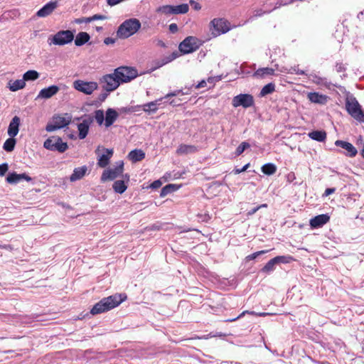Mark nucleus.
Here are the masks:
<instances>
[{"label": "nucleus", "mask_w": 364, "mask_h": 364, "mask_svg": "<svg viewBox=\"0 0 364 364\" xmlns=\"http://www.w3.org/2000/svg\"><path fill=\"white\" fill-rule=\"evenodd\" d=\"M250 146V144L247 141L242 142L235 150V155L240 156L241 155L244 151Z\"/></svg>", "instance_id": "obj_49"}, {"label": "nucleus", "mask_w": 364, "mask_h": 364, "mask_svg": "<svg viewBox=\"0 0 364 364\" xmlns=\"http://www.w3.org/2000/svg\"><path fill=\"white\" fill-rule=\"evenodd\" d=\"M168 29H169V31L172 33H176L178 31L177 24H170Z\"/></svg>", "instance_id": "obj_61"}, {"label": "nucleus", "mask_w": 364, "mask_h": 364, "mask_svg": "<svg viewBox=\"0 0 364 364\" xmlns=\"http://www.w3.org/2000/svg\"><path fill=\"white\" fill-rule=\"evenodd\" d=\"M178 186L175 184H168L163 187L160 192V196L164 197L169 193H171L178 189Z\"/></svg>", "instance_id": "obj_36"}, {"label": "nucleus", "mask_w": 364, "mask_h": 364, "mask_svg": "<svg viewBox=\"0 0 364 364\" xmlns=\"http://www.w3.org/2000/svg\"><path fill=\"white\" fill-rule=\"evenodd\" d=\"M22 181L33 182V178L26 173H17L16 172L9 173L6 178V181L12 185L18 184Z\"/></svg>", "instance_id": "obj_14"}, {"label": "nucleus", "mask_w": 364, "mask_h": 364, "mask_svg": "<svg viewBox=\"0 0 364 364\" xmlns=\"http://www.w3.org/2000/svg\"><path fill=\"white\" fill-rule=\"evenodd\" d=\"M197 151V147L193 145L188 144H180L176 150V153L178 154H188L191 153H194Z\"/></svg>", "instance_id": "obj_29"}, {"label": "nucleus", "mask_w": 364, "mask_h": 364, "mask_svg": "<svg viewBox=\"0 0 364 364\" xmlns=\"http://www.w3.org/2000/svg\"><path fill=\"white\" fill-rule=\"evenodd\" d=\"M261 171L265 175L272 176L276 173L277 166L273 163H267L261 167Z\"/></svg>", "instance_id": "obj_33"}, {"label": "nucleus", "mask_w": 364, "mask_h": 364, "mask_svg": "<svg viewBox=\"0 0 364 364\" xmlns=\"http://www.w3.org/2000/svg\"><path fill=\"white\" fill-rule=\"evenodd\" d=\"M114 72L120 83L129 82L138 76L137 70L130 67H119Z\"/></svg>", "instance_id": "obj_7"}, {"label": "nucleus", "mask_w": 364, "mask_h": 364, "mask_svg": "<svg viewBox=\"0 0 364 364\" xmlns=\"http://www.w3.org/2000/svg\"><path fill=\"white\" fill-rule=\"evenodd\" d=\"M164 98H159L154 101L139 105L141 107V110H143L148 114H154L159 109V106L161 105Z\"/></svg>", "instance_id": "obj_18"}, {"label": "nucleus", "mask_w": 364, "mask_h": 364, "mask_svg": "<svg viewBox=\"0 0 364 364\" xmlns=\"http://www.w3.org/2000/svg\"><path fill=\"white\" fill-rule=\"evenodd\" d=\"M346 109L348 113L359 122H364V111L353 96L346 100Z\"/></svg>", "instance_id": "obj_2"}, {"label": "nucleus", "mask_w": 364, "mask_h": 364, "mask_svg": "<svg viewBox=\"0 0 364 364\" xmlns=\"http://www.w3.org/2000/svg\"><path fill=\"white\" fill-rule=\"evenodd\" d=\"M119 112L124 114H129L141 111V107L138 105L123 107L119 108Z\"/></svg>", "instance_id": "obj_42"}, {"label": "nucleus", "mask_w": 364, "mask_h": 364, "mask_svg": "<svg viewBox=\"0 0 364 364\" xmlns=\"http://www.w3.org/2000/svg\"><path fill=\"white\" fill-rule=\"evenodd\" d=\"M118 112L113 108H108L105 113V127L108 128L111 127L117 119Z\"/></svg>", "instance_id": "obj_21"}, {"label": "nucleus", "mask_w": 364, "mask_h": 364, "mask_svg": "<svg viewBox=\"0 0 364 364\" xmlns=\"http://www.w3.org/2000/svg\"><path fill=\"white\" fill-rule=\"evenodd\" d=\"M124 171V161H118L116 162L115 166L113 168L105 169L101 176L100 181L105 182L107 181H113L119 176H120Z\"/></svg>", "instance_id": "obj_6"}, {"label": "nucleus", "mask_w": 364, "mask_h": 364, "mask_svg": "<svg viewBox=\"0 0 364 364\" xmlns=\"http://www.w3.org/2000/svg\"><path fill=\"white\" fill-rule=\"evenodd\" d=\"M274 259L275 260L276 264H279V263L287 264L293 260V257L289 255H287V256L282 255V256H277V257H274Z\"/></svg>", "instance_id": "obj_46"}, {"label": "nucleus", "mask_w": 364, "mask_h": 364, "mask_svg": "<svg viewBox=\"0 0 364 364\" xmlns=\"http://www.w3.org/2000/svg\"><path fill=\"white\" fill-rule=\"evenodd\" d=\"M236 26V24H210V31L213 37H217L226 33Z\"/></svg>", "instance_id": "obj_15"}, {"label": "nucleus", "mask_w": 364, "mask_h": 364, "mask_svg": "<svg viewBox=\"0 0 364 364\" xmlns=\"http://www.w3.org/2000/svg\"><path fill=\"white\" fill-rule=\"evenodd\" d=\"M141 24H120L117 36L120 38H127L136 33Z\"/></svg>", "instance_id": "obj_12"}, {"label": "nucleus", "mask_w": 364, "mask_h": 364, "mask_svg": "<svg viewBox=\"0 0 364 364\" xmlns=\"http://www.w3.org/2000/svg\"><path fill=\"white\" fill-rule=\"evenodd\" d=\"M306 76L308 79L312 82L316 84L317 85L324 87L327 89L330 90L333 87H338L336 85L333 84L328 81L326 77L319 76L315 73H309L306 75Z\"/></svg>", "instance_id": "obj_13"}, {"label": "nucleus", "mask_w": 364, "mask_h": 364, "mask_svg": "<svg viewBox=\"0 0 364 364\" xmlns=\"http://www.w3.org/2000/svg\"><path fill=\"white\" fill-rule=\"evenodd\" d=\"M336 191L335 188H328L325 190L324 193L323 194V196H328L332 193H333Z\"/></svg>", "instance_id": "obj_60"}, {"label": "nucleus", "mask_w": 364, "mask_h": 364, "mask_svg": "<svg viewBox=\"0 0 364 364\" xmlns=\"http://www.w3.org/2000/svg\"><path fill=\"white\" fill-rule=\"evenodd\" d=\"M9 170V165L7 163L0 164V176H3Z\"/></svg>", "instance_id": "obj_52"}, {"label": "nucleus", "mask_w": 364, "mask_h": 364, "mask_svg": "<svg viewBox=\"0 0 364 364\" xmlns=\"http://www.w3.org/2000/svg\"><path fill=\"white\" fill-rule=\"evenodd\" d=\"M221 80V76H215V77H209L207 79V81L210 84H214L215 82L220 81Z\"/></svg>", "instance_id": "obj_56"}, {"label": "nucleus", "mask_w": 364, "mask_h": 364, "mask_svg": "<svg viewBox=\"0 0 364 364\" xmlns=\"http://www.w3.org/2000/svg\"><path fill=\"white\" fill-rule=\"evenodd\" d=\"M40 76L39 73L34 70H30L26 71L23 75V78L26 81H33L37 80Z\"/></svg>", "instance_id": "obj_37"}, {"label": "nucleus", "mask_w": 364, "mask_h": 364, "mask_svg": "<svg viewBox=\"0 0 364 364\" xmlns=\"http://www.w3.org/2000/svg\"><path fill=\"white\" fill-rule=\"evenodd\" d=\"M43 146L48 150L57 151L60 153L65 152L68 148V144L63 142L59 136H52L47 139L43 143Z\"/></svg>", "instance_id": "obj_5"}, {"label": "nucleus", "mask_w": 364, "mask_h": 364, "mask_svg": "<svg viewBox=\"0 0 364 364\" xmlns=\"http://www.w3.org/2000/svg\"><path fill=\"white\" fill-rule=\"evenodd\" d=\"M26 86V82L23 79L16 80L14 81H10L9 83V87L11 91L15 92L23 89Z\"/></svg>", "instance_id": "obj_31"}, {"label": "nucleus", "mask_w": 364, "mask_h": 364, "mask_svg": "<svg viewBox=\"0 0 364 364\" xmlns=\"http://www.w3.org/2000/svg\"><path fill=\"white\" fill-rule=\"evenodd\" d=\"M73 87L78 92L90 95L98 88V85L94 81L87 82L82 80H76L73 82Z\"/></svg>", "instance_id": "obj_8"}, {"label": "nucleus", "mask_w": 364, "mask_h": 364, "mask_svg": "<svg viewBox=\"0 0 364 364\" xmlns=\"http://www.w3.org/2000/svg\"><path fill=\"white\" fill-rule=\"evenodd\" d=\"M335 145L336 146L343 149L345 151L343 154L346 156L354 157L358 154L357 149L351 143L348 141L343 140H336L335 141Z\"/></svg>", "instance_id": "obj_17"}, {"label": "nucleus", "mask_w": 364, "mask_h": 364, "mask_svg": "<svg viewBox=\"0 0 364 364\" xmlns=\"http://www.w3.org/2000/svg\"><path fill=\"white\" fill-rule=\"evenodd\" d=\"M275 90V85L273 82H269L265 85L261 90L259 95L264 97L267 95L272 93Z\"/></svg>", "instance_id": "obj_40"}, {"label": "nucleus", "mask_w": 364, "mask_h": 364, "mask_svg": "<svg viewBox=\"0 0 364 364\" xmlns=\"http://www.w3.org/2000/svg\"><path fill=\"white\" fill-rule=\"evenodd\" d=\"M55 8V2H49L41 9L36 14L38 16L44 17L51 14Z\"/></svg>", "instance_id": "obj_27"}, {"label": "nucleus", "mask_w": 364, "mask_h": 364, "mask_svg": "<svg viewBox=\"0 0 364 364\" xmlns=\"http://www.w3.org/2000/svg\"><path fill=\"white\" fill-rule=\"evenodd\" d=\"M190 4H191V7L196 11H199L201 9L200 4L197 1L191 0Z\"/></svg>", "instance_id": "obj_54"}, {"label": "nucleus", "mask_w": 364, "mask_h": 364, "mask_svg": "<svg viewBox=\"0 0 364 364\" xmlns=\"http://www.w3.org/2000/svg\"><path fill=\"white\" fill-rule=\"evenodd\" d=\"M157 12H161L166 15L173 14V6L166 5L163 6H160L157 9Z\"/></svg>", "instance_id": "obj_47"}, {"label": "nucleus", "mask_w": 364, "mask_h": 364, "mask_svg": "<svg viewBox=\"0 0 364 364\" xmlns=\"http://www.w3.org/2000/svg\"><path fill=\"white\" fill-rule=\"evenodd\" d=\"M308 136L310 139L318 142L324 141L326 139V133L323 130L312 131L308 134Z\"/></svg>", "instance_id": "obj_28"}, {"label": "nucleus", "mask_w": 364, "mask_h": 364, "mask_svg": "<svg viewBox=\"0 0 364 364\" xmlns=\"http://www.w3.org/2000/svg\"><path fill=\"white\" fill-rule=\"evenodd\" d=\"M260 209V207H258V206H256L253 208H252L251 210H250L248 212H247V215H252L253 214H255L257 210H259Z\"/></svg>", "instance_id": "obj_64"}, {"label": "nucleus", "mask_w": 364, "mask_h": 364, "mask_svg": "<svg viewBox=\"0 0 364 364\" xmlns=\"http://www.w3.org/2000/svg\"><path fill=\"white\" fill-rule=\"evenodd\" d=\"M275 70L272 68H259L257 70L255 73L254 76L258 77H264L266 75H272L274 73Z\"/></svg>", "instance_id": "obj_34"}, {"label": "nucleus", "mask_w": 364, "mask_h": 364, "mask_svg": "<svg viewBox=\"0 0 364 364\" xmlns=\"http://www.w3.org/2000/svg\"><path fill=\"white\" fill-rule=\"evenodd\" d=\"M90 36L87 32H79L75 38H74L75 45L77 47L84 46L85 43H89Z\"/></svg>", "instance_id": "obj_25"}, {"label": "nucleus", "mask_w": 364, "mask_h": 364, "mask_svg": "<svg viewBox=\"0 0 364 364\" xmlns=\"http://www.w3.org/2000/svg\"><path fill=\"white\" fill-rule=\"evenodd\" d=\"M101 83L102 84L103 89L108 92L116 90L120 85L115 72L104 75L101 79Z\"/></svg>", "instance_id": "obj_10"}, {"label": "nucleus", "mask_w": 364, "mask_h": 364, "mask_svg": "<svg viewBox=\"0 0 364 364\" xmlns=\"http://www.w3.org/2000/svg\"><path fill=\"white\" fill-rule=\"evenodd\" d=\"M276 262L274 258L271 259L261 269L263 273H270L274 269Z\"/></svg>", "instance_id": "obj_44"}, {"label": "nucleus", "mask_w": 364, "mask_h": 364, "mask_svg": "<svg viewBox=\"0 0 364 364\" xmlns=\"http://www.w3.org/2000/svg\"><path fill=\"white\" fill-rule=\"evenodd\" d=\"M20 122V118L18 116H15L12 118L7 130V133L10 137H15L18 134Z\"/></svg>", "instance_id": "obj_22"}, {"label": "nucleus", "mask_w": 364, "mask_h": 364, "mask_svg": "<svg viewBox=\"0 0 364 364\" xmlns=\"http://www.w3.org/2000/svg\"><path fill=\"white\" fill-rule=\"evenodd\" d=\"M105 153L100 156L97 160V166L101 168H105L109 164V160L113 155L112 149H105Z\"/></svg>", "instance_id": "obj_24"}, {"label": "nucleus", "mask_w": 364, "mask_h": 364, "mask_svg": "<svg viewBox=\"0 0 364 364\" xmlns=\"http://www.w3.org/2000/svg\"><path fill=\"white\" fill-rule=\"evenodd\" d=\"M281 72H286L289 74H296V75H306L307 73L303 70H300L299 68L298 65H295L293 67L289 68V69L282 68V69L280 70Z\"/></svg>", "instance_id": "obj_39"}, {"label": "nucleus", "mask_w": 364, "mask_h": 364, "mask_svg": "<svg viewBox=\"0 0 364 364\" xmlns=\"http://www.w3.org/2000/svg\"><path fill=\"white\" fill-rule=\"evenodd\" d=\"M173 14H186L188 11L189 7L187 4H182L178 6H173Z\"/></svg>", "instance_id": "obj_43"}, {"label": "nucleus", "mask_w": 364, "mask_h": 364, "mask_svg": "<svg viewBox=\"0 0 364 364\" xmlns=\"http://www.w3.org/2000/svg\"><path fill=\"white\" fill-rule=\"evenodd\" d=\"M208 81L205 80H202L197 85H195V88L199 89L202 87H205L207 85Z\"/></svg>", "instance_id": "obj_59"}, {"label": "nucleus", "mask_w": 364, "mask_h": 364, "mask_svg": "<svg viewBox=\"0 0 364 364\" xmlns=\"http://www.w3.org/2000/svg\"><path fill=\"white\" fill-rule=\"evenodd\" d=\"M128 156L133 162H137L144 159L145 153L141 149H135L129 153Z\"/></svg>", "instance_id": "obj_30"}, {"label": "nucleus", "mask_w": 364, "mask_h": 364, "mask_svg": "<svg viewBox=\"0 0 364 364\" xmlns=\"http://www.w3.org/2000/svg\"><path fill=\"white\" fill-rule=\"evenodd\" d=\"M127 296L124 294H116L109 296L102 299L99 302L95 304L90 310L92 315L99 314L108 311L121 304L125 299Z\"/></svg>", "instance_id": "obj_1"}, {"label": "nucleus", "mask_w": 364, "mask_h": 364, "mask_svg": "<svg viewBox=\"0 0 364 364\" xmlns=\"http://www.w3.org/2000/svg\"><path fill=\"white\" fill-rule=\"evenodd\" d=\"M269 252V250H261L258 252H255L251 255H249L246 257L247 260H252L256 259L258 256L266 254Z\"/></svg>", "instance_id": "obj_50"}, {"label": "nucleus", "mask_w": 364, "mask_h": 364, "mask_svg": "<svg viewBox=\"0 0 364 364\" xmlns=\"http://www.w3.org/2000/svg\"><path fill=\"white\" fill-rule=\"evenodd\" d=\"M200 41L196 37H186L178 46V50L181 54L191 53L199 48Z\"/></svg>", "instance_id": "obj_4"}, {"label": "nucleus", "mask_w": 364, "mask_h": 364, "mask_svg": "<svg viewBox=\"0 0 364 364\" xmlns=\"http://www.w3.org/2000/svg\"><path fill=\"white\" fill-rule=\"evenodd\" d=\"M75 31H60L53 36L52 38H49L50 41L49 44H53L56 46H64L71 43L75 38Z\"/></svg>", "instance_id": "obj_3"}, {"label": "nucleus", "mask_w": 364, "mask_h": 364, "mask_svg": "<svg viewBox=\"0 0 364 364\" xmlns=\"http://www.w3.org/2000/svg\"><path fill=\"white\" fill-rule=\"evenodd\" d=\"M59 91V87L57 85H53L48 87L41 90L37 99H49L54 96Z\"/></svg>", "instance_id": "obj_20"}, {"label": "nucleus", "mask_w": 364, "mask_h": 364, "mask_svg": "<svg viewBox=\"0 0 364 364\" xmlns=\"http://www.w3.org/2000/svg\"><path fill=\"white\" fill-rule=\"evenodd\" d=\"M308 99L311 102L325 105L328 102V97L319 92H312L308 94Z\"/></svg>", "instance_id": "obj_23"}, {"label": "nucleus", "mask_w": 364, "mask_h": 364, "mask_svg": "<svg viewBox=\"0 0 364 364\" xmlns=\"http://www.w3.org/2000/svg\"><path fill=\"white\" fill-rule=\"evenodd\" d=\"M330 220L328 214L318 215L310 220V226L311 228H321L326 224Z\"/></svg>", "instance_id": "obj_19"}, {"label": "nucleus", "mask_w": 364, "mask_h": 364, "mask_svg": "<svg viewBox=\"0 0 364 364\" xmlns=\"http://www.w3.org/2000/svg\"><path fill=\"white\" fill-rule=\"evenodd\" d=\"M16 143V140L14 139V137H10L7 139L3 145V149L8 152L12 151L14 148Z\"/></svg>", "instance_id": "obj_38"}, {"label": "nucleus", "mask_w": 364, "mask_h": 364, "mask_svg": "<svg viewBox=\"0 0 364 364\" xmlns=\"http://www.w3.org/2000/svg\"><path fill=\"white\" fill-rule=\"evenodd\" d=\"M94 118L96 120L97 123L102 126L105 125V112L102 109H97L94 112Z\"/></svg>", "instance_id": "obj_41"}, {"label": "nucleus", "mask_w": 364, "mask_h": 364, "mask_svg": "<svg viewBox=\"0 0 364 364\" xmlns=\"http://www.w3.org/2000/svg\"><path fill=\"white\" fill-rule=\"evenodd\" d=\"M210 23H228V21L227 19H225V18H214L213 19Z\"/></svg>", "instance_id": "obj_62"}, {"label": "nucleus", "mask_w": 364, "mask_h": 364, "mask_svg": "<svg viewBox=\"0 0 364 364\" xmlns=\"http://www.w3.org/2000/svg\"><path fill=\"white\" fill-rule=\"evenodd\" d=\"M161 185H162V183L160 180H156L151 183L150 187L152 189H156V188H160L161 186Z\"/></svg>", "instance_id": "obj_55"}, {"label": "nucleus", "mask_w": 364, "mask_h": 364, "mask_svg": "<svg viewBox=\"0 0 364 364\" xmlns=\"http://www.w3.org/2000/svg\"><path fill=\"white\" fill-rule=\"evenodd\" d=\"M153 63L154 65V67H153L151 69V71H154L155 70H156L158 68H160L162 66L165 65L164 63L161 60H161H156L154 61Z\"/></svg>", "instance_id": "obj_53"}, {"label": "nucleus", "mask_w": 364, "mask_h": 364, "mask_svg": "<svg viewBox=\"0 0 364 364\" xmlns=\"http://www.w3.org/2000/svg\"><path fill=\"white\" fill-rule=\"evenodd\" d=\"M87 171V167L86 166L75 168L70 176V181L74 182L81 179L85 175Z\"/></svg>", "instance_id": "obj_26"}, {"label": "nucleus", "mask_w": 364, "mask_h": 364, "mask_svg": "<svg viewBox=\"0 0 364 364\" xmlns=\"http://www.w3.org/2000/svg\"><path fill=\"white\" fill-rule=\"evenodd\" d=\"M245 314H256V313L254 312V311H244L239 316H237V317H235V318H228V319L226 320V321L227 322L235 321L237 320L238 318H242Z\"/></svg>", "instance_id": "obj_51"}, {"label": "nucleus", "mask_w": 364, "mask_h": 364, "mask_svg": "<svg viewBox=\"0 0 364 364\" xmlns=\"http://www.w3.org/2000/svg\"><path fill=\"white\" fill-rule=\"evenodd\" d=\"M249 166H250V164H247L245 166H243L241 168H236V169H235L234 170L235 173L238 174V173H242L243 171H245L247 169V168L249 167Z\"/></svg>", "instance_id": "obj_57"}, {"label": "nucleus", "mask_w": 364, "mask_h": 364, "mask_svg": "<svg viewBox=\"0 0 364 364\" xmlns=\"http://www.w3.org/2000/svg\"><path fill=\"white\" fill-rule=\"evenodd\" d=\"M189 92L188 91H183V90H176L173 92H170L168 94H166L163 98L164 100L168 99L171 97H176L179 95H188Z\"/></svg>", "instance_id": "obj_48"}, {"label": "nucleus", "mask_w": 364, "mask_h": 364, "mask_svg": "<svg viewBox=\"0 0 364 364\" xmlns=\"http://www.w3.org/2000/svg\"><path fill=\"white\" fill-rule=\"evenodd\" d=\"M70 122V118L68 119L60 116H54L52 122L48 123L46 127V130L48 132H54L55 130L63 129L68 126Z\"/></svg>", "instance_id": "obj_11"}, {"label": "nucleus", "mask_w": 364, "mask_h": 364, "mask_svg": "<svg viewBox=\"0 0 364 364\" xmlns=\"http://www.w3.org/2000/svg\"><path fill=\"white\" fill-rule=\"evenodd\" d=\"M255 105L254 97L250 94H239L233 97L232 105L234 107H242L243 108H249Z\"/></svg>", "instance_id": "obj_9"}, {"label": "nucleus", "mask_w": 364, "mask_h": 364, "mask_svg": "<svg viewBox=\"0 0 364 364\" xmlns=\"http://www.w3.org/2000/svg\"><path fill=\"white\" fill-rule=\"evenodd\" d=\"M115 41H116L115 38H113L111 37H107L104 39V43L105 45L108 46V45L114 44L115 43Z\"/></svg>", "instance_id": "obj_58"}, {"label": "nucleus", "mask_w": 364, "mask_h": 364, "mask_svg": "<svg viewBox=\"0 0 364 364\" xmlns=\"http://www.w3.org/2000/svg\"><path fill=\"white\" fill-rule=\"evenodd\" d=\"M93 122V117L87 116L82 122L77 124L78 136L80 139H84L88 134L90 126Z\"/></svg>", "instance_id": "obj_16"}, {"label": "nucleus", "mask_w": 364, "mask_h": 364, "mask_svg": "<svg viewBox=\"0 0 364 364\" xmlns=\"http://www.w3.org/2000/svg\"><path fill=\"white\" fill-rule=\"evenodd\" d=\"M105 19H106V17L105 16L95 14L89 18L82 17V18H76L74 21V23H90L91 21H95V20H105Z\"/></svg>", "instance_id": "obj_35"}, {"label": "nucleus", "mask_w": 364, "mask_h": 364, "mask_svg": "<svg viewBox=\"0 0 364 364\" xmlns=\"http://www.w3.org/2000/svg\"><path fill=\"white\" fill-rule=\"evenodd\" d=\"M112 188L115 193L122 194L127 188V185L123 180H117L114 182Z\"/></svg>", "instance_id": "obj_32"}, {"label": "nucleus", "mask_w": 364, "mask_h": 364, "mask_svg": "<svg viewBox=\"0 0 364 364\" xmlns=\"http://www.w3.org/2000/svg\"><path fill=\"white\" fill-rule=\"evenodd\" d=\"M180 55H181V54L178 53V51L175 50L173 53H171L170 55L164 56L161 59V60L164 63V65H166V64L172 62L175 59L178 58Z\"/></svg>", "instance_id": "obj_45"}, {"label": "nucleus", "mask_w": 364, "mask_h": 364, "mask_svg": "<svg viewBox=\"0 0 364 364\" xmlns=\"http://www.w3.org/2000/svg\"><path fill=\"white\" fill-rule=\"evenodd\" d=\"M336 69L338 73H341L345 70V68L342 63H337L336 65Z\"/></svg>", "instance_id": "obj_63"}]
</instances>
